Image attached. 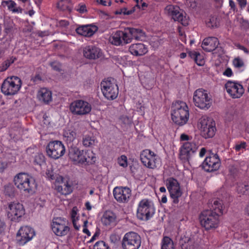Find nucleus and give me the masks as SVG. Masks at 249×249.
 I'll return each mask as SVG.
<instances>
[{
    "mask_svg": "<svg viewBox=\"0 0 249 249\" xmlns=\"http://www.w3.org/2000/svg\"><path fill=\"white\" fill-rule=\"evenodd\" d=\"M14 182L18 190L25 193L32 194L37 187L34 178L26 173L17 174L14 178Z\"/></svg>",
    "mask_w": 249,
    "mask_h": 249,
    "instance_id": "obj_2",
    "label": "nucleus"
},
{
    "mask_svg": "<svg viewBox=\"0 0 249 249\" xmlns=\"http://www.w3.org/2000/svg\"><path fill=\"white\" fill-rule=\"evenodd\" d=\"M188 56L193 59L198 66H202L203 65V59H200L199 61H198V58L199 57H201V55L199 53L196 52H189L188 53Z\"/></svg>",
    "mask_w": 249,
    "mask_h": 249,
    "instance_id": "obj_37",
    "label": "nucleus"
},
{
    "mask_svg": "<svg viewBox=\"0 0 249 249\" xmlns=\"http://www.w3.org/2000/svg\"><path fill=\"white\" fill-rule=\"evenodd\" d=\"M77 10L80 13H84L87 11L86 6L85 4L79 5V8L77 9Z\"/></svg>",
    "mask_w": 249,
    "mask_h": 249,
    "instance_id": "obj_54",
    "label": "nucleus"
},
{
    "mask_svg": "<svg viewBox=\"0 0 249 249\" xmlns=\"http://www.w3.org/2000/svg\"><path fill=\"white\" fill-rule=\"evenodd\" d=\"M225 197L214 200L212 209L205 210L201 212L199 215V221L202 227L206 230H213L217 228L219 224V217L226 212L225 204L228 202V195Z\"/></svg>",
    "mask_w": 249,
    "mask_h": 249,
    "instance_id": "obj_1",
    "label": "nucleus"
},
{
    "mask_svg": "<svg viewBox=\"0 0 249 249\" xmlns=\"http://www.w3.org/2000/svg\"><path fill=\"white\" fill-rule=\"evenodd\" d=\"M88 152V155L87 156V157L88 158V160H87V161H86L85 162H87V163H91L92 161H93L94 162V159H95V158L94 157V156H93V153L92 152H90L89 151H87Z\"/></svg>",
    "mask_w": 249,
    "mask_h": 249,
    "instance_id": "obj_47",
    "label": "nucleus"
},
{
    "mask_svg": "<svg viewBox=\"0 0 249 249\" xmlns=\"http://www.w3.org/2000/svg\"><path fill=\"white\" fill-rule=\"evenodd\" d=\"M246 143L245 142H242L240 144H236L235 146L236 151H239L242 149L245 148Z\"/></svg>",
    "mask_w": 249,
    "mask_h": 249,
    "instance_id": "obj_48",
    "label": "nucleus"
},
{
    "mask_svg": "<svg viewBox=\"0 0 249 249\" xmlns=\"http://www.w3.org/2000/svg\"><path fill=\"white\" fill-rule=\"evenodd\" d=\"M113 194L118 202L127 203L131 196V191L126 187H116L113 189Z\"/></svg>",
    "mask_w": 249,
    "mask_h": 249,
    "instance_id": "obj_19",
    "label": "nucleus"
},
{
    "mask_svg": "<svg viewBox=\"0 0 249 249\" xmlns=\"http://www.w3.org/2000/svg\"><path fill=\"white\" fill-rule=\"evenodd\" d=\"M241 25V27L245 29H249V22L248 21L243 19Z\"/></svg>",
    "mask_w": 249,
    "mask_h": 249,
    "instance_id": "obj_51",
    "label": "nucleus"
},
{
    "mask_svg": "<svg viewBox=\"0 0 249 249\" xmlns=\"http://www.w3.org/2000/svg\"><path fill=\"white\" fill-rule=\"evenodd\" d=\"M51 66L53 70L59 71L61 70V65L57 62H53L51 63Z\"/></svg>",
    "mask_w": 249,
    "mask_h": 249,
    "instance_id": "obj_45",
    "label": "nucleus"
},
{
    "mask_svg": "<svg viewBox=\"0 0 249 249\" xmlns=\"http://www.w3.org/2000/svg\"><path fill=\"white\" fill-rule=\"evenodd\" d=\"M93 249H110L103 241L97 242L93 246Z\"/></svg>",
    "mask_w": 249,
    "mask_h": 249,
    "instance_id": "obj_42",
    "label": "nucleus"
},
{
    "mask_svg": "<svg viewBox=\"0 0 249 249\" xmlns=\"http://www.w3.org/2000/svg\"><path fill=\"white\" fill-rule=\"evenodd\" d=\"M101 90L104 96L108 100H114L118 96L119 91L117 85L113 79L108 78L101 83Z\"/></svg>",
    "mask_w": 249,
    "mask_h": 249,
    "instance_id": "obj_7",
    "label": "nucleus"
},
{
    "mask_svg": "<svg viewBox=\"0 0 249 249\" xmlns=\"http://www.w3.org/2000/svg\"><path fill=\"white\" fill-rule=\"evenodd\" d=\"M141 8L142 10H143L145 7H146L147 6V4L145 2H142V0H141Z\"/></svg>",
    "mask_w": 249,
    "mask_h": 249,
    "instance_id": "obj_63",
    "label": "nucleus"
},
{
    "mask_svg": "<svg viewBox=\"0 0 249 249\" xmlns=\"http://www.w3.org/2000/svg\"><path fill=\"white\" fill-rule=\"evenodd\" d=\"M8 217L13 221H18L24 214L23 205L18 202H11L9 204L7 208Z\"/></svg>",
    "mask_w": 249,
    "mask_h": 249,
    "instance_id": "obj_16",
    "label": "nucleus"
},
{
    "mask_svg": "<svg viewBox=\"0 0 249 249\" xmlns=\"http://www.w3.org/2000/svg\"><path fill=\"white\" fill-rule=\"evenodd\" d=\"M46 174L47 177L50 179H56L54 174H53V171L52 169L47 170Z\"/></svg>",
    "mask_w": 249,
    "mask_h": 249,
    "instance_id": "obj_46",
    "label": "nucleus"
},
{
    "mask_svg": "<svg viewBox=\"0 0 249 249\" xmlns=\"http://www.w3.org/2000/svg\"><path fill=\"white\" fill-rule=\"evenodd\" d=\"M125 31L131 38V42L133 39L142 40L145 37V33L141 29L128 27Z\"/></svg>",
    "mask_w": 249,
    "mask_h": 249,
    "instance_id": "obj_28",
    "label": "nucleus"
},
{
    "mask_svg": "<svg viewBox=\"0 0 249 249\" xmlns=\"http://www.w3.org/2000/svg\"><path fill=\"white\" fill-rule=\"evenodd\" d=\"M45 158L42 154H37L35 157L34 162L39 165L45 163Z\"/></svg>",
    "mask_w": 249,
    "mask_h": 249,
    "instance_id": "obj_41",
    "label": "nucleus"
},
{
    "mask_svg": "<svg viewBox=\"0 0 249 249\" xmlns=\"http://www.w3.org/2000/svg\"><path fill=\"white\" fill-rule=\"evenodd\" d=\"M59 25L62 27H66L69 25V22L66 20H61L59 22Z\"/></svg>",
    "mask_w": 249,
    "mask_h": 249,
    "instance_id": "obj_58",
    "label": "nucleus"
},
{
    "mask_svg": "<svg viewBox=\"0 0 249 249\" xmlns=\"http://www.w3.org/2000/svg\"><path fill=\"white\" fill-rule=\"evenodd\" d=\"M77 207H74L72 208L71 212V217L72 219V221L76 220L75 217L77 215Z\"/></svg>",
    "mask_w": 249,
    "mask_h": 249,
    "instance_id": "obj_49",
    "label": "nucleus"
},
{
    "mask_svg": "<svg viewBox=\"0 0 249 249\" xmlns=\"http://www.w3.org/2000/svg\"><path fill=\"white\" fill-rule=\"evenodd\" d=\"M37 96L40 101L45 104H49L52 100V92L44 88L38 90Z\"/></svg>",
    "mask_w": 249,
    "mask_h": 249,
    "instance_id": "obj_31",
    "label": "nucleus"
},
{
    "mask_svg": "<svg viewBox=\"0 0 249 249\" xmlns=\"http://www.w3.org/2000/svg\"><path fill=\"white\" fill-rule=\"evenodd\" d=\"M165 185L170 193V197L173 199V202L174 204H178L179 202L178 198L182 195L178 181L173 178H169L165 180Z\"/></svg>",
    "mask_w": 249,
    "mask_h": 249,
    "instance_id": "obj_12",
    "label": "nucleus"
},
{
    "mask_svg": "<svg viewBox=\"0 0 249 249\" xmlns=\"http://www.w3.org/2000/svg\"><path fill=\"white\" fill-rule=\"evenodd\" d=\"M70 109L74 114L83 115L88 114L91 111V107L87 102L78 100L71 103Z\"/></svg>",
    "mask_w": 249,
    "mask_h": 249,
    "instance_id": "obj_15",
    "label": "nucleus"
},
{
    "mask_svg": "<svg viewBox=\"0 0 249 249\" xmlns=\"http://www.w3.org/2000/svg\"><path fill=\"white\" fill-rule=\"evenodd\" d=\"M164 10L165 13L174 21L180 22L184 26L188 25V18L184 16L183 12H181V10L178 6L168 5L165 7Z\"/></svg>",
    "mask_w": 249,
    "mask_h": 249,
    "instance_id": "obj_11",
    "label": "nucleus"
},
{
    "mask_svg": "<svg viewBox=\"0 0 249 249\" xmlns=\"http://www.w3.org/2000/svg\"><path fill=\"white\" fill-rule=\"evenodd\" d=\"M97 143V141L93 136L85 135L82 139L83 145L86 147H92Z\"/></svg>",
    "mask_w": 249,
    "mask_h": 249,
    "instance_id": "obj_33",
    "label": "nucleus"
},
{
    "mask_svg": "<svg viewBox=\"0 0 249 249\" xmlns=\"http://www.w3.org/2000/svg\"><path fill=\"white\" fill-rule=\"evenodd\" d=\"M161 249H174L173 241L170 238L167 236L163 238Z\"/></svg>",
    "mask_w": 249,
    "mask_h": 249,
    "instance_id": "obj_34",
    "label": "nucleus"
},
{
    "mask_svg": "<svg viewBox=\"0 0 249 249\" xmlns=\"http://www.w3.org/2000/svg\"><path fill=\"white\" fill-rule=\"evenodd\" d=\"M220 164V160L218 155L213 154L205 158L202 164V167L206 171L211 172L217 170Z\"/></svg>",
    "mask_w": 249,
    "mask_h": 249,
    "instance_id": "obj_18",
    "label": "nucleus"
},
{
    "mask_svg": "<svg viewBox=\"0 0 249 249\" xmlns=\"http://www.w3.org/2000/svg\"><path fill=\"white\" fill-rule=\"evenodd\" d=\"M88 152L80 150L77 147H71L69 149L70 158L76 163H84L88 159L87 157Z\"/></svg>",
    "mask_w": 249,
    "mask_h": 249,
    "instance_id": "obj_23",
    "label": "nucleus"
},
{
    "mask_svg": "<svg viewBox=\"0 0 249 249\" xmlns=\"http://www.w3.org/2000/svg\"><path fill=\"white\" fill-rule=\"evenodd\" d=\"M16 60V58L12 56L3 62L0 66V72L6 71Z\"/></svg>",
    "mask_w": 249,
    "mask_h": 249,
    "instance_id": "obj_38",
    "label": "nucleus"
},
{
    "mask_svg": "<svg viewBox=\"0 0 249 249\" xmlns=\"http://www.w3.org/2000/svg\"><path fill=\"white\" fill-rule=\"evenodd\" d=\"M8 9L14 13H21L22 9L19 7H17V4L12 0H9L4 2Z\"/></svg>",
    "mask_w": 249,
    "mask_h": 249,
    "instance_id": "obj_35",
    "label": "nucleus"
},
{
    "mask_svg": "<svg viewBox=\"0 0 249 249\" xmlns=\"http://www.w3.org/2000/svg\"><path fill=\"white\" fill-rule=\"evenodd\" d=\"M233 64L234 66L237 68H240L244 65L243 60L239 57L235 58L233 59Z\"/></svg>",
    "mask_w": 249,
    "mask_h": 249,
    "instance_id": "obj_43",
    "label": "nucleus"
},
{
    "mask_svg": "<svg viewBox=\"0 0 249 249\" xmlns=\"http://www.w3.org/2000/svg\"><path fill=\"white\" fill-rule=\"evenodd\" d=\"M141 160L143 164L150 169H154L159 165L158 157L149 149L142 151L140 155Z\"/></svg>",
    "mask_w": 249,
    "mask_h": 249,
    "instance_id": "obj_14",
    "label": "nucleus"
},
{
    "mask_svg": "<svg viewBox=\"0 0 249 249\" xmlns=\"http://www.w3.org/2000/svg\"><path fill=\"white\" fill-rule=\"evenodd\" d=\"M179 244L181 249H195L196 244L195 245L194 239L190 237L184 235L180 240Z\"/></svg>",
    "mask_w": 249,
    "mask_h": 249,
    "instance_id": "obj_32",
    "label": "nucleus"
},
{
    "mask_svg": "<svg viewBox=\"0 0 249 249\" xmlns=\"http://www.w3.org/2000/svg\"><path fill=\"white\" fill-rule=\"evenodd\" d=\"M197 149V145L195 143L190 142H185L180 148L179 158L183 162L189 161L191 156Z\"/></svg>",
    "mask_w": 249,
    "mask_h": 249,
    "instance_id": "obj_22",
    "label": "nucleus"
},
{
    "mask_svg": "<svg viewBox=\"0 0 249 249\" xmlns=\"http://www.w3.org/2000/svg\"><path fill=\"white\" fill-rule=\"evenodd\" d=\"M241 7H245L246 5V0H237Z\"/></svg>",
    "mask_w": 249,
    "mask_h": 249,
    "instance_id": "obj_57",
    "label": "nucleus"
},
{
    "mask_svg": "<svg viewBox=\"0 0 249 249\" xmlns=\"http://www.w3.org/2000/svg\"><path fill=\"white\" fill-rule=\"evenodd\" d=\"M118 162L119 164L123 167H125L127 166V158L124 155L121 156L118 159Z\"/></svg>",
    "mask_w": 249,
    "mask_h": 249,
    "instance_id": "obj_44",
    "label": "nucleus"
},
{
    "mask_svg": "<svg viewBox=\"0 0 249 249\" xmlns=\"http://www.w3.org/2000/svg\"><path fill=\"white\" fill-rule=\"evenodd\" d=\"M54 187L56 191L62 195H69L72 191V187L68 181L62 176L56 177Z\"/></svg>",
    "mask_w": 249,
    "mask_h": 249,
    "instance_id": "obj_20",
    "label": "nucleus"
},
{
    "mask_svg": "<svg viewBox=\"0 0 249 249\" xmlns=\"http://www.w3.org/2000/svg\"><path fill=\"white\" fill-rule=\"evenodd\" d=\"M63 136L66 138V141L67 142H73L76 138V133L73 130L68 129L64 131Z\"/></svg>",
    "mask_w": 249,
    "mask_h": 249,
    "instance_id": "obj_36",
    "label": "nucleus"
},
{
    "mask_svg": "<svg viewBox=\"0 0 249 249\" xmlns=\"http://www.w3.org/2000/svg\"><path fill=\"white\" fill-rule=\"evenodd\" d=\"M212 119L202 117L199 119V127L201 135L205 139L212 138L215 134L216 128Z\"/></svg>",
    "mask_w": 249,
    "mask_h": 249,
    "instance_id": "obj_8",
    "label": "nucleus"
},
{
    "mask_svg": "<svg viewBox=\"0 0 249 249\" xmlns=\"http://www.w3.org/2000/svg\"><path fill=\"white\" fill-rule=\"evenodd\" d=\"M141 244V237L137 233L132 231L126 233L122 242L123 249H139Z\"/></svg>",
    "mask_w": 249,
    "mask_h": 249,
    "instance_id": "obj_10",
    "label": "nucleus"
},
{
    "mask_svg": "<svg viewBox=\"0 0 249 249\" xmlns=\"http://www.w3.org/2000/svg\"><path fill=\"white\" fill-rule=\"evenodd\" d=\"M32 80L36 83H37L39 81L41 80V77L39 74H36L34 77L32 78Z\"/></svg>",
    "mask_w": 249,
    "mask_h": 249,
    "instance_id": "obj_52",
    "label": "nucleus"
},
{
    "mask_svg": "<svg viewBox=\"0 0 249 249\" xmlns=\"http://www.w3.org/2000/svg\"><path fill=\"white\" fill-rule=\"evenodd\" d=\"M171 116L173 121L178 125H183L186 124L189 113L186 103L182 101L174 103L172 107Z\"/></svg>",
    "mask_w": 249,
    "mask_h": 249,
    "instance_id": "obj_3",
    "label": "nucleus"
},
{
    "mask_svg": "<svg viewBox=\"0 0 249 249\" xmlns=\"http://www.w3.org/2000/svg\"><path fill=\"white\" fill-rule=\"evenodd\" d=\"M21 81L17 76L7 78L2 84L1 90L5 95H13L19 90Z\"/></svg>",
    "mask_w": 249,
    "mask_h": 249,
    "instance_id": "obj_6",
    "label": "nucleus"
},
{
    "mask_svg": "<svg viewBox=\"0 0 249 249\" xmlns=\"http://www.w3.org/2000/svg\"><path fill=\"white\" fill-rule=\"evenodd\" d=\"M154 213L155 208L151 201L143 199L140 202L137 213L138 219L147 221L153 216Z\"/></svg>",
    "mask_w": 249,
    "mask_h": 249,
    "instance_id": "obj_5",
    "label": "nucleus"
},
{
    "mask_svg": "<svg viewBox=\"0 0 249 249\" xmlns=\"http://www.w3.org/2000/svg\"><path fill=\"white\" fill-rule=\"evenodd\" d=\"M219 41L216 37H208L205 38L202 43V48L207 52L214 51L218 46Z\"/></svg>",
    "mask_w": 249,
    "mask_h": 249,
    "instance_id": "obj_26",
    "label": "nucleus"
},
{
    "mask_svg": "<svg viewBox=\"0 0 249 249\" xmlns=\"http://www.w3.org/2000/svg\"><path fill=\"white\" fill-rule=\"evenodd\" d=\"M84 56L89 59H96L102 56L101 50L95 46H88L83 50Z\"/></svg>",
    "mask_w": 249,
    "mask_h": 249,
    "instance_id": "obj_25",
    "label": "nucleus"
},
{
    "mask_svg": "<svg viewBox=\"0 0 249 249\" xmlns=\"http://www.w3.org/2000/svg\"><path fill=\"white\" fill-rule=\"evenodd\" d=\"M167 199L166 196L165 195H163L162 196L161 199V202L163 203H165L167 202Z\"/></svg>",
    "mask_w": 249,
    "mask_h": 249,
    "instance_id": "obj_64",
    "label": "nucleus"
},
{
    "mask_svg": "<svg viewBox=\"0 0 249 249\" xmlns=\"http://www.w3.org/2000/svg\"><path fill=\"white\" fill-rule=\"evenodd\" d=\"M229 5L231 7V9H232L233 11L236 10L235 4L232 0H229Z\"/></svg>",
    "mask_w": 249,
    "mask_h": 249,
    "instance_id": "obj_56",
    "label": "nucleus"
},
{
    "mask_svg": "<svg viewBox=\"0 0 249 249\" xmlns=\"http://www.w3.org/2000/svg\"><path fill=\"white\" fill-rule=\"evenodd\" d=\"M206 152V149H205V148H204V147L202 148L199 152V156L200 157H203L205 155Z\"/></svg>",
    "mask_w": 249,
    "mask_h": 249,
    "instance_id": "obj_60",
    "label": "nucleus"
},
{
    "mask_svg": "<svg viewBox=\"0 0 249 249\" xmlns=\"http://www.w3.org/2000/svg\"><path fill=\"white\" fill-rule=\"evenodd\" d=\"M5 227V223L0 220V233L3 231Z\"/></svg>",
    "mask_w": 249,
    "mask_h": 249,
    "instance_id": "obj_59",
    "label": "nucleus"
},
{
    "mask_svg": "<svg viewBox=\"0 0 249 249\" xmlns=\"http://www.w3.org/2000/svg\"><path fill=\"white\" fill-rule=\"evenodd\" d=\"M237 191L238 194L249 195V185L244 184H240L237 188Z\"/></svg>",
    "mask_w": 249,
    "mask_h": 249,
    "instance_id": "obj_40",
    "label": "nucleus"
},
{
    "mask_svg": "<svg viewBox=\"0 0 249 249\" xmlns=\"http://www.w3.org/2000/svg\"><path fill=\"white\" fill-rule=\"evenodd\" d=\"M71 0H60L57 3V7L61 10H70Z\"/></svg>",
    "mask_w": 249,
    "mask_h": 249,
    "instance_id": "obj_39",
    "label": "nucleus"
},
{
    "mask_svg": "<svg viewBox=\"0 0 249 249\" xmlns=\"http://www.w3.org/2000/svg\"><path fill=\"white\" fill-rule=\"evenodd\" d=\"M223 74L228 77H230L232 74V72L230 68H227L226 69L225 71L223 72Z\"/></svg>",
    "mask_w": 249,
    "mask_h": 249,
    "instance_id": "obj_55",
    "label": "nucleus"
},
{
    "mask_svg": "<svg viewBox=\"0 0 249 249\" xmlns=\"http://www.w3.org/2000/svg\"><path fill=\"white\" fill-rule=\"evenodd\" d=\"M180 139L182 141H186L189 139V136L186 134H182L180 136Z\"/></svg>",
    "mask_w": 249,
    "mask_h": 249,
    "instance_id": "obj_61",
    "label": "nucleus"
},
{
    "mask_svg": "<svg viewBox=\"0 0 249 249\" xmlns=\"http://www.w3.org/2000/svg\"><path fill=\"white\" fill-rule=\"evenodd\" d=\"M193 101L196 107L207 110L212 106L213 100L206 90L199 89L195 91Z\"/></svg>",
    "mask_w": 249,
    "mask_h": 249,
    "instance_id": "obj_4",
    "label": "nucleus"
},
{
    "mask_svg": "<svg viewBox=\"0 0 249 249\" xmlns=\"http://www.w3.org/2000/svg\"><path fill=\"white\" fill-rule=\"evenodd\" d=\"M129 51L132 54L135 56L143 55L148 51L147 48L142 43L132 44L129 48Z\"/></svg>",
    "mask_w": 249,
    "mask_h": 249,
    "instance_id": "obj_30",
    "label": "nucleus"
},
{
    "mask_svg": "<svg viewBox=\"0 0 249 249\" xmlns=\"http://www.w3.org/2000/svg\"><path fill=\"white\" fill-rule=\"evenodd\" d=\"M72 221V223H73V227L74 228V229L76 230H79V228H80V226L79 225H77V223H76V220H73Z\"/></svg>",
    "mask_w": 249,
    "mask_h": 249,
    "instance_id": "obj_62",
    "label": "nucleus"
},
{
    "mask_svg": "<svg viewBox=\"0 0 249 249\" xmlns=\"http://www.w3.org/2000/svg\"><path fill=\"white\" fill-rule=\"evenodd\" d=\"M47 155L53 159H58L62 157L65 153V147L61 141L50 142L46 148Z\"/></svg>",
    "mask_w": 249,
    "mask_h": 249,
    "instance_id": "obj_9",
    "label": "nucleus"
},
{
    "mask_svg": "<svg viewBox=\"0 0 249 249\" xmlns=\"http://www.w3.org/2000/svg\"><path fill=\"white\" fill-rule=\"evenodd\" d=\"M227 92L233 98L240 97L244 92L243 86L235 82L228 81L225 84Z\"/></svg>",
    "mask_w": 249,
    "mask_h": 249,
    "instance_id": "obj_24",
    "label": "nucleus"
},
{
    "mask_svg": "<svg viewBox=\"0 0 249 249\" xmlns=\"http://www.w3.org/2000/svg\"><path fill=\"white\" fill-rule=\"evenodd\" d=\"M52 229L55 235L63 236L70 231L68 221L63 218H54L52 223Z\"/></svg>",
    "mask_w": 249,
    "mask_h": 249,
    "instance_id": "obj_13",
    "label": "nucleus"
},
{
    "mask_svg": "<svg viewBox=\"0 0 249 249\" xmlns=\"http://www.w3.org/2000/svg\"><path fill=\"white\" fill-rule=\"evenodd\" d=\"M87 224H88V221L86 220L84 222V229L83 230V231L84 233H86L88 236L90 235V233L89 231L88 230V229L87 228Z\"/></svg>",
    "mask_w": 249,
    "mask_h": 249,
    "instance_id": "obj_50",
    "label": "nucleus"
},
{
    "mask_svg": "<svg viewBox=\"0 0 249 249\" xmlns=\"http://www.w3.org/2000/svg\"><path fill=\"white\" fill-rule=\"evenodd\" d=\"M101 222L106 226H114L116 224L117 216L112 211H107L101 218Z\"/></svg>",
    "mask_w": 249,
    "mask_h": 249,
    "instance_id": "obj_27",
    "label": "nucleus"
},
{
    "mask_svg": "<svg viewBox=\"0 0 249 249\" xmlns=\"http://www.w3.org/2000/svg\"><path fill=\"white\" fill-rule=\"evenodd\" d=\"M97 27L90 25H83L76 28V33L81 36L89 37L92 36L96 31Z\"/></svg>",
    "mask_w": 249,
    "mask_h": 249,
    "instance_id": "obj_29",
    "label": "nucleus"
},
{
    "mask_svg": "<svg viewBox=\"0 0 249 249\" xmlns=\"http://www.w3.org/2000/svg\"><path fill=\"white\" fill-rule=\"evenodd\" d=\"M96 1L104 6L107 5V2H108V5H110L111 3V1L110 0H108V1H107L104 0H96Z\"/></svg>",
    "mask_w": 249,
    "mask_h": 249,
    "instance_id": "obj_53",
    "label": "nucleus"
},
{
    "mask_svg": "<svg viewBox=\"0 0 249 249\" xmlns=\"http://www.w3.org/2000/svg\"><path fill=\"white\" fill-rule=\"evenodd\" d=\"M109 42L116 46L126 44L131 42V38L126 32L117 31L113 33L109 38Z\"/></svg>",
    "mask_w": 249,
    "mask_h": 249,
    "instance_id": "obj_21",
    "label": "nucleus"
},
{
    "mask_svg": "<svg viewBox=\"0 0 249 249\" xmlns=\"http://www.w3.org/2000/svg\"><path fill=\"white\" fill-rule=\"evenodd\" d=\"M33 229L28 226L22 227L17 233V241L19 245H23L35 236Z\"/></svg>",
    "mask_w": 249,
    "mask_h": 249,
    "instance_id": "obj_17",
    "label": "nucleus"
}]
</instances>
